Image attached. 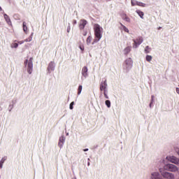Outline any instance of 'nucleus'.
Here are the masks:
<instances>
[{"mask_svg": "<svg viewBox=\"0 0 179 179\" xmlns=\"http://www.w3.org/2000/svg\"><path fill=\"white\" fill-rule=\"evenodd\" d=\"M135 5H136V1L134 2V1L131 0V6H135Z\"/></svg>", "mask_w": 179, "mask_h": 179, "instance_id": "30", "label": "nucleus"}, {"mask_svg": "<svg viewBox=\"0 0 179 179\" xmlns=\"http://www.w3.org/2000/svg\"><path fill=\"white\" fill-rule=\"evenodd\" d=\"M4 19L8 24L9 23H10V18H9V16L8 15L4 14Z\"/></svg>", "mask_w": 179, "mask_h": 179, "instance_id": "18", "label": "nucleus"}, {"mask_svg": "<svg viewBox=\"0 0 179 179\" xmlns=\"http://www.w3.org/2000/svg\"><path fill=\"white\" fill-rule=\"evenodd\" d=\"M2 166H3V164L0 161V169H2Z\"/></svg>", "mask_w": 179, "mask_h": 179, "instance_id": "32", "label": "nucleus"}, {"mask_svg": "<svg viewBox=\"0 0 179 179\" xmlns=\"http://www.w3.org/2000/svg\"><path fill=\"white\" fill-rule=\"evenodd\" d=\"M133 48H138V45H141L143 43V38L142 37H138L137 39L134 40Z\"/></svg>", "mask_w": 179, "mask_h": 179, "instance_id": "4", "label": "nucleus"}, {"mask_svg": "<svg viewBox=\"0 0 179 179\" xmlns=\"http://www.w3.org/2000/svg\"><path fill=\"white\" fill-rule=\"evenodd\" d=\"M136 13L140 16L141 19H143V16H145V13L143 11H141V10H136Z\"/></svg>", "mask_w": 179, "mask_h": 179, "instance_id": "14", "label": "nucleus"}, {"mask_svg": "<svg viewBox=\"0 0 179 179\" xmlns=\"http://www.w3.org/2000/svg\"><path fill=\"white\" fill-rule=\"evenodd\" d=\"M92 40H93V38L91 36H89L86 41L87 45L92 43Z\"/></svg>", "mask_w": 179, "mask_h": 179, "instance_id": "19", "label": "nucleus"}, {"mask_svg": "<svg viewBox=\"0 0 179 179\" xmlns=\"http://www.w3.org/2000/svg\"><path fill=\"white\" fill-rule=\"evenodd\" d=\"M75 105V102H71L70 103V110H73V106Z\"/></svg>", "mask_w": 179, "mask_h": 179, "instance_id": "26", "label": "nucleus"}, {"mask_svg": "<svg viewBox=\"0 0 179 179\" xmlns=\"http://www.w3.org/2000/svg\"><path fill=\"white\" fill-rule=\"evenodd\" d=\"M87 166H90V162H88V163H87Z\"/></svg>", "mask_w": 179, "mask_h": 179, "instance_id": "37", "label": "nucleus"}, {"mask_svg": "<svg viewBox=\"0 0 179 179\" xmlns=\"http://www.w3.org/2000/svg\"><path fill=\"white\" fill-rule=\"evenodd\" d=\"M131 52V46H128L124 50V55H128Z\"/></svg>", "mask_w": 179, "mask_h": 179, "instance_id": "13", "label": "nucleus"}, {"mask_svg": "<svg viewBox=\"0 0 179 179\" xmlns=\"http://www.w3.org/2000/svg\"><path fill=\"white\" fill-rule=\"evenodd\" d=\"M103 94L106 99H108V95H107V93H106V91L103 92Z\"/></svg>", "mask_w": 179, "mask_h": 179, "instance_id": "29", "label": "nucleus"}, {"mask_svg": "<svg viewBox=\"0 0 179 179\" xmlns=\"http://www.w3.org/2000/svg\"><path fill=\"white\" fill-rule=\"evenodd\" d=\"M24 64L27 67L28 73L31 75V73L33 72V57H30L29 59H26Z\"/></svg>", "mask_w": 179, "mask_h": 179, "instance_id": "2", "label": "nucleus"}, {"mask_svg": "<svg viewBox=\"0 0 179 179\" xmlns=\"http://www.w3.org/2000/svg\"><path fill=\"white\" fill-rule=\"evenodd\" d=\"M54 68H55V66H54V62H51L48 66V72H51V71H54Z\"/></svg>", "mask_w": 179, "mask_h": 179, "instance_id": "12", "label": "nucleus"}, {"mask_svg": "<svg viewBox=\"0 0 179 179\" xmlns=\"http://www.w3.org/2000/svg\"><path fill=\"white\" fill-rule=\"evenodd\" d=\"M64 142H65V137H60L59 140L58 146H59L60 148L62 147V145H64Z\"/></svg>", "mask_w": 179, "mask_h": 179, "instance_id": "11", "label": "nucleus"}, {"mask_svg": "<svg viewBox=\"0 0 179 179\" xmlns=\"http://www.w3.org/2000/svg\"><path fill=\"white\" fill-rule=\"evenodd\" d=\"M145 54H149V52H150V48H149V46L145 47Z\"/></svg>", "mask_w": 179, "mask_h": 179, "instance_id": "24", "label": "nucleus"}, {"mask_svg": "<svg viewBox=\"0 0 179 179\" xmlns=\"http://www.w3.org/2000/svg\"><path fill=\"white\" fill-rule=\"evenodd\" d=\"M160 29H162V27H159V28H158V30H160Z\"/></svg>", "mask_w": 179, "mask_h": 179, "instance_id": "39", "label": "nucleus"}, {"mask_svg": "<svg viewBox=\"0 0 179 179\" xmlns=\"http://www.w3.org/2000/svg\"><path fill=\"white\" fill-rule=\"evenodd\" d=\"M152 100H153V96H152Z\"/></svg>", "mask_w": 179, "mask_h": 179, "instance_id": "42", "label": "nucleus"}, {"mask_svg": "<svg viewBox=\"0 0 179 179\" xmlns=\"http://www.w3.org/2000/svg\"><path fill=\"white\" fill-rule=\"evenodd\" d=\"M176 93H178V94H179V88L176 87Z\"/></svg>", "mask_w": 179, "mask_h": 179, "instance_id": "33", "label": "nucleus"}, {"mask_svg": "<svg viewBox=\"0 0 179 179\" xmlns=\"http://www.w3.org/2000/svg\"><path fill=\"white\" fill-rule=\"evenodd\" d=\"M11 48H17L19 47V43H13L10 45Z\"/></svg>", "mask_w": 179, "mask_h": 179, "instance_id": "20", "label": "nucleus"}, {"mask_svg": "<svg viewBox=\"0 0 179 179\" xmlns=\"http://www.w3.org/2000/svg\"><path fill=\"white\" fill-rule=\"evenodd\" d=\"M23 31L24 33H27V26L26 22H24L22 24Z\"/></svg>", "mask_w": 179, "mask_h": 179, "instance_id": "16", "label": "nucleus"}, {"mask_svg": "<svg viewBox=\"0 0 179 179\" xmlns=\"http://www.w3.org/2000/svg\"><path fill=\"white\" fill-rule=\"evenodd\" d=\"M0 10H2V8L0 7Z\"/></svg>", "mask_w": 179, "mask_h": 179, "instance_id": "41", "label": "nucleus"}, {"mask_svg": "<svg viewBox=\"0 0 179 179\" xmlns=\"http://www.w3.org/2000/svg\"><path fill=\"white\" fill-rule=\"evenodd\" d=\"M6 160V157H3L0 162L3 164L5 163Z\"/></svg>", "mask_w": 179, "mask_h": 179, "instance_id": "28", "label": "nucleus"}, {"mask_svg": "<svg viewBox=\"0 0 179 179\" xmlns=\"http://www.w3.org/2000/svg\"><path fill=\"white\" fill-rule=\"evenodd\" d=\"M121 17L123 20H124L125 22H127L128 23L131 22V19L128 17V15H127L126 13H122Z\"/></svg>", "mask_w": 179, "mask_h": 179, "instance_id": "9", "label": "nucleus"}, {"mask_svg": "<svg viewBox=\"0 0 179 179\" xmlns=\"http://www.w3.org/2000/svg\"><path fill=\"white\" fill-rule=\"evenodd\" d=\"M108 1H111V0H108Z\"/></svg>", "mask_w": 179, "mask_h": 179, "instance_id": "43", "label": "nucleus"}, {"mask_svg": "<svg viewBox=\"0 0 179 179\" xmlns=\"http://www.w3.org/2000/svg\"><path fill=\"white\" fill-rule=\"evenodd\" d=\"M23 43H24V41H20L17 44H23Z\"/></svg>", "mask_w": 179, "mask_h": 179, "instance_id": "31", "label": "nucleus"}, {"mask_svg": "<svg viewBox=\"0 0 179 179\" xmlns=\"http://www.w3.org/2000/svg\"><path fill=\"white\" fill-rule=\"evenodd\" d=\"M79 48L81 50V51H85V46L84 45H80L79 46Z\"/></svg>", "mask_w": 179, "mask_h": 179, "instance_id": "27", "label": "nucleus"}, {"mask_svg": "<svg viewBox=\"0 0 179 179\" xmlns=\"http://www.w3.org/2000/svg\"><path fill=\"white\" fill-rule=\"evenodd\" d=\"M136 5H137V6H141L142 8H145L146 6L145 3H142L141 1H136Z\"/></svg>", "mask_w": 179, "mask_h": 179, "instance_id": "15", "label": "nucleus"}, {"mask_svg": "<svg viewBox=\"0 0 179 179\" xmlns=\"http://www.w3.org/2000/svg\"><path fill=\"white\" fill-rule=\"evenodd\" d=\"M164 170L167 171H171L172 173H176V171H178V168L176 166V165L172 164H168L164 166Z\"/></svg>", "mask_w": 179, "mask_h": 179, "instance_id": "3", "label": "nucleus"}, {"mask_svg": "<svg viewBox=\"0 0 179 179\" xmlns=\"http://www.w3.org/2000/svg\"><path fill=\"white\" fill-rule=\"evenodd\" d=\"M73 24H76V20H73Z\"/></svg>", "mask_w": 179, "mask_h": 179, "instance_id": "34", "label": "nucleus"}, {"mask_svg": "<svg viewBox=\"0 0 179 179\" xmlns=\"http://www.w3.org/2000/svg\"><path fill=\"white\" fill-rule=\"evenodd\" d=\"M86 34H87V33H86V32H85V34H83V35H84V36H86Z\"/></svg>", "mask_w": 179, "mask_h": 179, "instance_id": "40", "label": "nucleus"}, {"mask_svg": "<svg viewBox=\"0 0 179 179\" xmlns=\"http://www.w3.org/2000/svg\"><path fill=\"white\" fill-rule=\"evenodd\" d=\"M152 58H153V57H152L151 55H147V56H146V61H147L148 62H150V61H152Z\"/></svg>", "mask_w": 179, "mask_h": 179, "instance_id": "22", "label": "nucleus"}, {"mask_svg": "<svg viewBox=\"0 0 179 179\" xmlns=\"http://www.w3.org/2000/svg\"><path fill=\"white\" fill-rule=\"evenodd\" d=\"M71 30V28L67 29V32L69 33V31Z\"/></svg>", "mask_w": 179, "mask_h": 179, "instance_id": "35", "label": "nucleus"}, {"mask_svg": "<svg viewBox=\"0 0 179 179\" xmlns=\"http://www.w3.org/2000/svg\"><path fill=\"white\" fill-rule=\"evenodd\" d=\"M87 150H89V149L86 148L84 150V152H87Z\"/></svg>", "mask_w": 179, "mask_h": 179, "instance_id": "36", "label": "nucleus"}, {"mask_svg": "<svg viewBox=\"0 0 179 179\" xmlns=\"http://www.w3.org/2000/svg\"><path fill=\"white\" fill-rule=\"evenodd\" d=\"M82 89H83L82 85H79L78 90V94H80V93H82Z\"/></svg>", "mask_w": 179, "mask_h": 179, "instance_id": "25", "label": "nucleus"}, {"mask_svg": "<svg viewBox=\"0 0 179 179\" xmlns=\"http://www.w3.org/2000/svg\"><path fill=\"white\" fill-rule=\"evenodd\" d=\"M31 40H33V37L31 36H30L28 38H27L24 41V43H29V42L31 41Z\"/></svg>", "mask_w": 179, "mask_h": 179, "instance_id": "21", "label": "nucleus"}, {"mask_svg": "<svg viewBox=\"0 0 179 179\" xmlns=\"http://www.w3.org/2000/svg\"><path fill=\"white\" fill-rule=\"evenodd\" d=\"M160 172L162 173V176L164 178L174 179V174L166 171L162 172V171H160Z\"/></svg>", "mask_w": 179, "mask_h": 179, "instance_id": "5", "label": "nucleus"}, {"mask_svg": "<svg viewBox=\"0 0 179 179\" xmlns=\"http://www.w3.org/2000/svg\"><path fill=\"white\" fill-rule=\"evenodd\" d=\"M82 75L84 78H87V67L84 66L82 69Z\"/></svg>", "mask_w": 179, "mask_h": 179, "instance_id": "10", "label": "nucleus"}, {"mask_svg": "<svg viewBox=\"0 0 179 179\" xmlns=\"http://www.w3.org/2000/svg\"><path fill=\"white\" fill-rule=\"evenodd\" d=\"M87 24V21L86 20H81L79 24L80 30H83L85 26Z\"/></svg>", "mask_w": 179, "mask_h": 179, "instance_id": "7", "label": "nucleus"}, {"mask_svg": "<svg viewBox=\"0 0 179 179\" xmlns=\"http://www.w3.org/2000/svg\"><path fill=\"white\" fill-rule=\"evenodd\" d=\"M125 68H126V69H130V68H132V59L131 58H129V59H126Z\"/></svg>", "mask_w": 179, "mask_h": 179, "instance_id": "6", "label": "nucleus"}, {"mask_svg": "<svg viewBox=\"0 0 179 179\" xmlns=\"http://www.w3.org/2000/svg\"><path fill=\"white\" fill-rule=\"evenodd\" d=\"M150 107H152V102L150 103Z\"/></svg>", "mask_w": 179, "mask_h": 179, "instance_id": "38", "label": "nucleus"}, {"mask_svg": "<svg viewBox=\"0 0 179 179\" xmlns=\"http://www.w3.org/2000/svg\"><path fill=\"white\" fill-rule=\"evenodd\" d=\"M105 103L108 108L111 107V102L109 100H106Z\"/></svg>", "mask_w": 179, "mask_h": 179, "instance_id": "23", "label": "nucleus"}, {"mask_svg": "<svg viewBox=\"0 0 179 179\" xmlns=\"http://www.w3.org/2000/svg\"><path fill=\"white\" fill-rule=\"evenodd\" d=\"M93 29L94 39L92 43V45L96 44V43H99V41L101 40V37H103V27H101L100 24H94Z\"/></svg>", "mask_w": 179, "mask_h": 179, "instance_id": "1", "label": "nucleus"}, {"mask_svg": "<svg viewBox=\"0 0 179 179\" xmlns=\"http://www.w3.org/2000/svg\"><path fill=\"white\" fill-rule=\"evenodd\" d=\"M120 26H122L124 31H125L126 33H129V29H128V28H127L125 25L122 24V23H120Z\"/></svg>", "mask_w": 179, "mask_h": 179, "instance_id": "17", "label": "nucleus"}, {"mask_svg": "<svg viewBox=\"0 0 179 179\" xmlns=\"http://www.w3.org/2000/svg\"><path fill=\"white\" fill-rule=\"evenodd\" d=\"M106 89H107V81L104 80L103 82L101 83V85H100V90L101 92H106Z\"/></svg>", "mask_w": 179, "mask_h": 179, "instance_id": "8", "label": "nucleus"}]
</instances>
